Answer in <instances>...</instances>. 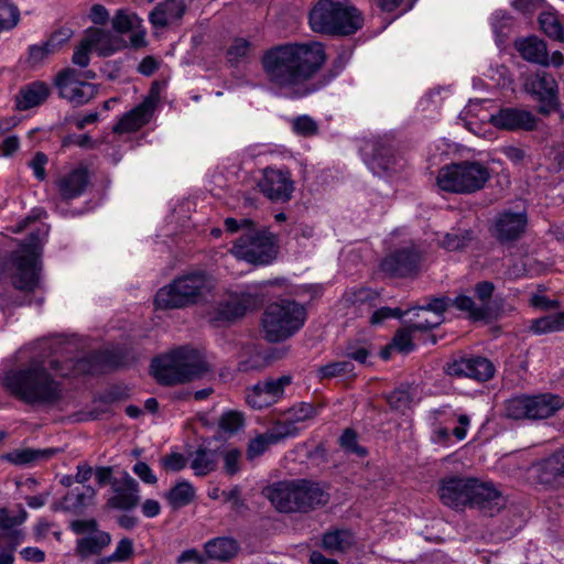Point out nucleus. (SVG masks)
Here are the masks:
<instances>
[{
    "instance_id": "obj_41",
    "label": "nucleus",
    "mask_w": 564,
    "mask_h": 564,
    "mask_svg": "<svg viewBox=\"0 0 564 564\" xmlns=\"http://www.w3.org/2000/svg\"><path fill=\"white\" fill-rule=\"evenodd\" d=\"M23 541L21 530L0 532V564H13L14 551Z\"/></svg>"
},
{
    "instance_id": "obj_51",
    "label": "nucleus",
    "mask_w": 564,
    "mask_h": 564,
    "mask_svg": "<svg viewBox=\"0 0 564 564\" xmlns=\"http://www.w3.org/2000/svg\"><path fill=\"white\" fill-rule=\"evenodd\" d=\"M250 47L251 44L246 39H235L227 51L228 62L232 65L238 64L240 61H242L249 55Z\"/></svg>"
},
{
    "instance_id": "obj_58",
    "label": "nucleus",
    "mask_w": 564,
    "mask_h": 564,
    "mask_svg": "<svg viewBox=\"0 0 564 564\" xmlns=\"http://www.w3.org/2000/svg\"><path fill=\"white\" fill-rule=\"evenodd\" d=\"M26 511L21 510L19 516H11L6 508H0V530L2 532L13 531L12 529L26 519Z\"/></svg>"
},
{
    "instance_id": "obj_9",
    "label": "nucleus",
    "mask_w": 564,
    "mask_h": 564,
    "mask_svg": "<svg viewBox=\"0 0 564 564\" xmlns=\"http://www.w3.org/2000/svg\"><path fill=\"white\" fill-rule=\"evenodd\" d=\"M490 178L489 169L477 161H463L443 166L437 174L442 191L456 194H473L482 189Z\"/></svg>"
},
{
    "instance_id": "obj_27",
    "label": "nucleus",
    "mask_w": 564,
    "mask_h": 564,
    "mask_svg": "<svg viewBox=\"0 0 564 564\" xmlns=\"http://www.w3.org/2000/svg\"><path fill=\"white\" fill-rule=\"evenodd\" d=\"M451 304L453 305L451 299L440 296L426 299L424 304L410 308L411 311H416L417 317H421L420 313L432 314L431 318H425L424 322H417L413 327L423 330H431L438 327L444 322V313Z\"/></svg>"
},
{
    "instance_id": "obj_1",
    "label": "nucleus",
    "mask_w": 564,
    "mask_h": 564,
    "mask_svg": "<svg viewBox=\"0 0 564 564\" xmlns=\"http://www.w3.org/2000/svg\"><path fill=\"white\" fill-rule=\"evenodd\" d=\"M325 62L324 45L314 41L275 45L261 58L268 83L291 99L307 97L332 79H315Z\"/></svg>"
},
{
    "instance_id": "obj_54",
    "label": "nucleus",
    "mask_w": 564,
    "mask_h": 564,
    "mask_svg": "<svg viewBox=\"0 0 564 564\" xmlns=\"http://www.w3.org/2000/svg\"><path fill=\"white\" fill-rule=\"evenodd\" d=\"M219 427L228 433H235L243 425V416L237 411H228L219 419Z\"/></svg>"
},
{
    "instance_id": "obj_21",
    "label": "nucleus",
    "mask_w": 564,
    "mask_h": 564,
    "mask_svg": "<svg viewBox=\"0 0 564 564\" xmlns=\"http://www.w3.org/2000/svg\"><path fill=\"white\" fill-rule=\"evenodd\" d=\"M494 291V283L489 281L479 282L475 285V293L481 304L477 305L470 296L458 295L453 300V306L467 313L473 321H484L488 317V301L491 299Z\"/></svg>"
},
{
    "instance_id": "obj_4",
    "label": "nucleus",
    "mask_w": 564,
    "mask_h": 564,
    "mask_svg": "<svg viewBox=\"0 0 564 564\" xmlns=\"http://www.w3.org/2000/svg\"><path fill=\"white\" fill-rule=\"evenodd\" d=\"M264 494L280 512H308L325 506L329 499L318 484L305 479L275 482Z\"/></svg>"
},
{
    "instance_id": "obj_48",
    "label": "nucleus",
    "mask_w": 564,
    "mask_h": 564,
    "mask_svg": "<svg viewBox=\"0 0 564 564\" xmlns=\"http://www.w3.org/2000/svg\"><path fill=\"white\" fill-rule=\"evenodd\" d=\"M299 433L300 429L290 419L284 422H278L268 432V434L271 436V440H273L275 444L284 438L294 437L299 435Z\"/></svg>"
},
{
    "instance_id": "obj_26",
    "label": "nucleus",
    "mask_w": 564,
    "mask_h": 564,
    "mask_svg": "<svg viewBox=\"0 0 564 564\" xmlns=\"http://www.w3.org/2000/svg\"><path fill=\"white\" fill-rule=\"evenodd\" d=\"M470 508H478L492 514L502 505L501 494L490 482H481L476 478L469 480Z\"/></svg>"
},
{
    "instance_id": "obj_57",
    "label": "nucleus",
    "mask_w": 564,
    "mask_h": 564,
    "mask_svg": "<svg viewBox=\"0 0 564 564\" xmlns=\"http://www.w3.org/2000/svg\"><path fill=\"white\" fill-rule=\"evenodd\" d=\"M316 415L315 408L310 403H300L294 405L289 411V419L292 420L295 424L300 422H304L306 420H311Z\"/></svg>"
},
{
    "instance_id": "obj_10",
    "label": "nucleus",
    "mask_w": 564,
    "mask_h": 564,
    "mask_svg": "<svg viewBox=\"0 0 564 564\" xmlns=\"http://www.w3.org/2000/svg\"><path fill=\"white\" fill-rule=\"evenodd\" d=\"M564 406L562 397L553 393L518 394L505 402V415L514 421H540L553 416Z\"/></svg>"
},
{
    "instance_id": "obj_16",
    "label": "nucleus",
    "mask_w": 564,
    "mask_h": 564,
    "mask_svg": "<svg viewBox=\"0 0 564 564\" xmlns=\"http://www.w3.org/2000/svg\"><path fill=\"white\" fill-rule=\"evenodd\" d=\"M291 383L290 376L270 378L248 388L246 402L256 410H261L276 403L284 394V389Z\"/></svg>"
},
{
    "instance_id": "obj_5",
    "label": "nucleus",
    "mask_w": 564,
    "mask_h": 564,
    "mask_svg": "<svg viewBox=\"0 0 564 564\" xmlns=\"http://www.w3.org/2000/svg\"><path fill=\"white\" fill-rule=\"evenodd\" d=\"M151 369L154 378L165 386L192 381L208 371L203 355L188 347H181L155 358Z\"/></svg>"
},
{
    "instance_id": "obj_3",
    "label": "nucleus",
    "mask_w": 564,
    "mask_h": 564,
    "mask_svg": "<svg viewBox=\"0 0 564 564\" xmlns=\"http://www.w3.org/2000/svg\"><path fill=\"white\" fill-rule=\"evenodd\" d=\"M47 228L41 225L13 250L3 263V273L14 289L33 292L40 285L41 251Z\"/></svg>"
},
{
    "instance_id": "obj_13",
    "label": "nucleus",
    "mask_w": 564,
    "mask_h": 564,
    "mask_svg": "<svg viewBox=\"0 0 564 564\" xmlns=\"http://www.w3.org/2000/svg\"><path fill=\"white\" fill-rule=\"evenodd\" d=\"M55 86L61 98L75 106H82L91 100L97 94V87L82 79V72L75 68H65L55 77Z\"/></svg>"
},
{
    "instance_id": "obj_29",
    "label": "nucleus",
    "mask_w": 564,
    "mask_h": 564,
    "mask_svg": "<svg viewBox=\"0 0 564 564\" xmlns=\"http://www.w3.org/2000/svg\"><path fill=\"white\" fill-rule=\"evenodd\" d=\"M368 149L371 151V158L367 163L375 174L380 175L381 173H388L395 170V158L386 141H372L365 148L366 151H368Z\"/></svg>"
},
{
    "instance_id": "obj_2",
    "label": "nucleus",
    "mask_w": 564,
    "mask_h": 564,
    "mask_svg": "<svg viewBox=\"0 0 564 564\" xmlns=\"http://www.w3.org/2000/svg\"><path fill=\"white\" fill-rule=\"evenodd\" d=\"M3 387L29 405H53L62 400L63 384L41 361L6 372Z\"/></svg>"
},
{
    "instance_id": "obj_39",
    "label": "nucleus",
    "mask_w": 564,
    "mask_h": 564,
    "mask_svg": "<svg viewBox=\"0 0 564 564\" xmlns=\"http://www.w3.org/2000/svg\"><path fill=\"white\" fill-rule=\"evenodd\" d=\"M195 496L196 490L187 480L177 481L164 494V498L173 510L188 506L194 500Z\"/></svg>"
},
{
    "instance_id": "obj_15",
    "label": "nucleus",
    "mask_w": 564,
    "mask_h": 564,
    "mask_svg": "<svg viewBox=\"0 0 564 564\" xmlns=\"http://www.w3.org/2000/svg\"><path fill=\"white\" fill-rule=\"evenodd\" d=\"M525 93L530 94L540 102L539 111L550 113L558 105L557 83L554 77L546 72H536L525 77L523 83Z\"/></svg>"
},
{
    "instance_id": "obj_33",
    "label": "nucleus",
    "mask_w": 564,
    "mask_h": 564,
    "mask_svg": "<svg viewBox=\"0 0 564 564\" xmlns=\"http://www.w3.org/2000/svg\"><path fill=\"white\" fill-rule=\"evenodd\" d=\"M88 184V171L78 167L59 178L57 186L64 199H73L80 196Z\"/></svg>"
},
{
    "instance_id": "obj_23",
    "label": "nucleus",
    "mask_w": 564,
    "mask_h": 564,
    "mask_svg": "<svg viewBox=\"0 0 564 564\" xmlns=\"http://www.w3.org/2000/svg\"><path fill=\"white\" fill-rule=\"evenodd\" d=\"M470 478L451 477L440 482L441 501L453 509H464L470 505Z\"/></svg>"
},
{
    "instance_id": "obj_56",
    "label": "nucleus",
    "mask_w": 564,
    "mask_h": 564,
    "mask_svg": "<svg viewBox=\"0 0 564 564\" xmlns=\"http://www.w3.org/2000/svg\"><path fill=\"white\" fill-rule=\"evenodd\" d=\"M272 444L275 443L273 442V440H271V436L270 434H268V432L265 434L257 436L256 438L250 441L248 445V458L252 459L256 456L263 454Z\"/></svg>"
},
{
    "instance_id": "obj_52",
    "label": "nucleus",
    "mask_w": 564,
    "mask_h": 564,
    "mask_svg": "<svg viewBox=\"0 0 564 564\" xmlns=\"http://www.w3.org/2000/svg\"><path fill=\"white\" fill-rule=\"evenodd\" d=\"M52 40L43 45H33L29 50V62L32 67L40 66L44 61L54 53Z\"/></svg>"
},
{
    "instance_id": "obj_24",
    "label": "nucleus",
    "mask_w": 564,
    "mask_h": 564,
    "mask_svg": "<svg viewBox=\"0 0 564 564\" xmlns=\"http://www.w3.org/2000/svg\"><path fill=\"white\" fill-rule=\"evenodd\" d=\"M449 376L467 377L478 381L492 378L495 368L490 360L484 357L462 358L446 366Z\"/></svg>"
},
{
    "instance_id": "obj_49",
    "label": "nucleus",
    "mask_w": 564,
    "mask_h": 564,
    "mask_svg": "<svg viewBox=\"0 0 564 564\" xmlns=\"http://www.w3.org/2000/svg\"><path fill=\"white\" fill-rule=\"evenodd\" d=\"M224 460V470L227 475L234 476L241 469L242 454L237 448H226L219 452Z\"/></svg>"
},
{
    "instance_id": "obj_46",
    "label": "nucleus",
    "mask_w": 564,
    "mask_h": 564,
    "mask_svg": "<svg viewBox=\"0 0 564 564\" xmlns=\"http://www.w3.org/2000/svg\"><path fill=\"white\" fill-rule=\"evenodd\" d=\"M95 495V489L90 486L86 487L83 492L72 490L64 497L65 508L73 510L82 509L90 503Z\"/></svg>"
},
{
    "instance_id": "obj_32",
    "label": "nucleus",
    "mask_w": 564,
    "mask_h": 564,
    "mask_svg": "<svg viewBox=\"0 0 564 564\" xmlns=\"http://www.w3.org/2000/svg\"><path fill=\"white\" fill-rule=\"evenodd\" d=\"M185 12L183 0H165L159 3L150 13V22L155 28H164L180 20Z\"/></svg>"
},
{
    "instance_id": "obj_62",
    "label": "nucleus",
    "mask_w": 564,
    "mask_h": 564,
    "mask_svg": "<svg viewBox=\"0 0 564 564\" xmlns=\"http://www.w3.org/2000/svg\"><path fill=\"white\" fill-rule=\"evenodd\" d=\"M411 314V310L402 311L401 308L381 307L377 310L371 316V324H380L382 321L391 317L401 318Z\"/></svg>"
},
{
    "instance_id": "obj_31",
    "label": "nucleus",
    "mask_w": 564,
    "mask_h": 564,
    "mask_svg": "<svg viewBox=\"0 0 564 564\" xmlns=\"http://www.w3.org/2000/svg\"><path fill=\"white\" fill-rule=\"evenodd\" d=\"M51 94L50 86L41 80H35L22 86L15 97L17 107L20 110H29L44 102Z\"/></svg>"
},
{
    "instance_id": "obj_8",
    "label": "nucleus",
    "mask_w": 564,
    "mask_h": 564,
    "mask_svg": "<svg viewBox=\"0 0 564 564\" xmlns=\"http://www.w3.org/2000/svg\"><path fill=\"white\" fill-rule=\"evenodd\" d=\"M306 321V308L293 301L281 300L267 306L262 315L264 337L271 343L283 341L296 334Z\"/></svg>"
},
{
    "instance_id": "obj_55",
    "label": "nucleus",
    "mask_w": 564,
    "mask_h": 564,
    "mask_svg": "<svg viewBox=\"0 0 564 564\" xmlns=\"http://www.w3.org/2000/svg\"><path fill=\"white\" fill-rule=\"evenodd\" d=\"M339 443L340 446L349 453H355L360 457H364L367 454L366 449L358 445L356 432L350 429L344 431L339 438Z\"/></svg>"
},
{
    "instance_id": "obj_36",
    "label": "nucleus",
    "mask_w": 564,
    "mask_h": 564,
    "mask_svg": "<svg viewBox=\"0 0 564 564\" xmlns=\"http://www.w3.org/2000/svg\"><path fill=\"white\" fill-rule=\"evenodd\" d=\"M520 55L532 63L549 65L546 44L536 36H530L517 42Z\"/></svg>"
},
{
    "instance_id": "obj_63",
    "label": "nucleus",
    "mask_w": 564,
    "mask_h": 564,
    "mask_svg": "<svg viewBox=\"0 0 564 564\" xmlns=\"http://www.w3.org/2000/svg\"><path fill=\"white\" fill-rule=\"evenodd\" d=\"M162 466L170 471H180L187 465V458L180 453L166 455L161 460Z\"/></svg>"
},
{
    "instance_id": "obj_42",
    "label": "nucleus",
    "mask_w": 564,
    "mask_h": 564,
    "mask_svg": "<svg viewBox=\"0 0 564 564\" xmlns=\"http://www.w3.org/2000/svg\"><path fill=\"white\" fill-rule=\"evenodd\" d=\"M317 377L319 380L345 378L351 379L356 377L355 365L350 360H336L324 365L317 369Z\"/></svg>"
},
{
    "instance_id": "obj_14",
    "label": "nucleus",
    "mask_w": 564,
    "mask_h": 564,
    "mask_svg": "<svg viewBox=\"0 0 564 564\" xmlns=\"http://www.w3.org/2000/svg\"><path fill=\"white\" fill-rule=\"evenodd\" d=\"M423 253L414 245L395 249L381 261V270L390 276L406 278L416 275L423 263Z\"/></svg>"
},
{
    "instance_id": "obj_7",
    "label": "nucleus",
    "mask_w": 564,
    "mask_h": 564,
    "mask_svg": "<svg viewBox=\"0 0 564 564\" xmlns=\"http://www.w3.org/2000/svg\"><path fill=\"white\" fill-rule=\"evenodd\" d=\"M212 289V279L205 272H189L161 288L155 294L154 304L162 310L183 308L196 304Z\"/></svg>"
},
{
    "instance_id": "obj_45",
    "label": "nucleus",
    "mask_w": 564,
    "mask_h": 564,
    "mask_svg": "<svg viewBox=\"0 0 564 564\" xmlns=\"http://www.w3.org/2000/svg\"><path fill=\"white\" fill-rule=\"evenodd\" d=\"M19 21L20 11L18 7L7 0H0V33L12 30Z\"/></svg>"
},
{
    "instance_id": "obj_43",
    "label": "nucleus",
    "mask_w": 564,
    "mask_h": 564,
    "mask_svg": "<svg viewBox=\"0 0 564 564\" xmlns=\"http://www.w3.org/2000/svg\"><path fill=\"white\" fill-rule=\"evenodd\" d=\"M473 240L470 230L453 229L447 232L441 240V246L448 251H457L465 249Z\"/></svg>"
},
{
    "instance_id": "obj_17",
    "label": "nucleus",
    "mask_w": 564,
    "mask_h": 564,
    "mask_svg": "<svg viewBox=\"0 0 564 564\" xmlns=\"http://www.w3.org/2000/svg\"><path fill=\"white\" fill-rule=\"evenodd\" d=\"M527 226L528 215L525 212L505 209L495 216L490 232L500 243H509L520 239Z\"/></svg>"
},
{
    "instance_id": "obj_50",
    "label": "nucleus",
    "mask_w": 564,
    "mask_h": 564,
    "mask_svg": "<svg viewBox=\"0 0 564 564\" xmlns=\"http://www.w3.org/2000/svg\"><path fill=\"white\" fill-rule=\"evenodd\" d=\"M293 131L302 137H313L318 131L317 122L310 116L303 115L292 120Z\"/></svg>"
},
{
    "instance_id": "obj_40",
    "label": "nucleus",
    "mask_w": 564,
    "mask_h": 564,
    "mask_svg": "<svg viewBox=\"0 0 564 564\" xmlns=\"http://www.w3.org/2000/svg\"><path fill=\"white\" fill-rule=\"evenodd\" d=\"M56 453L54 448L33 449L22 448L10 452L6 455V459L19 466L34 464L40 460H46Z\"/></svg>"
},
{
    "instance_id": "obj_60",
    "label": "nucleus",
    "mask_w": 564,
    "mask_h": 564,
    "mask_svg": "<svg viewBox=\"0 0 564 564\" xmlns=\"http://www.w3.org/2000/svg\"><path fill=\"white\" fill-rule=\"evenodd\" d=\"M530 329L538 335L558 332L554 315H546L531 322Z\"/></svg>"
},
{
    "instance_id": "obj_61",
    "label": "nucleus",
    "mask_w": 564,
    "mask_h": 564,
    "mask_svg": "<svg viewBox=\"0 0 564 564\" xmlns=\"http://www.w3.org/2000/svg\"><path fill=\"white\" fill-rule=\"evenodd\" d=\"M133 553L134 549L132 540L129 538H123L118 542L116 550L109 556L115 562H126L133 556Z\"/></svg>"
},
{
    "instance_id": "obj_12",
    "label": "nucleus",
    "mask_w": 564,
    "mask_h": 564,
    "mask_svg": "<svg viewBox=\"0 0 564 564\" xmlns=\"http://www.w3.org/2000/svg\"><path fill=\"white\" fill-rule=\"evenodd\" d=\"M70 530L82 538L76 540L75 554L82 560L99 555L111 543V535L99 529L95 519L74 520Z\"/></svg>"
},
{
    "instance_id": "obj_47",
    "label": "nucleus",
    "mask_w": 564,
    "mask_h": 564,
    "mask_svg": "<svg viewBox=\"0 0 564 564\" xmlns=\"http://www.w3.org/2000/svg\"><path fill=\"white\" fill-rule=\"evenodd\" d=\"M539 23L542 31L550 37L564 41L563 28L557 17L550 12H543L539 17Z\"/></svg>"
},
{
    "instance_id": "obj_22",
    "label": "nucleus",
    "mask_w": 564,
    "mask_h": 564,
    "mask_svg": "<svg viewBox=\"0 0 564 564\" xmlns=\"http://www.w3.org/2000/svg\"><path fill=\"white\" fill-rule=\"evenodd\" d=\"M490 122L494 127L507 131H532L536 127L534 115L522 108L506 107L491 115Z\"/></svg>"
},
{
    "instance_id": "obj_25",
    "label": "nucleus",
    "mask_w": 564,
    "mask_h": 564,
    "mask_svg": "<svg viewBox=\"0 0 564 564\" xmlns=\"http://www.w3.org/2000/svg\"><path fill=\"white\" fill-rule=\"evenodd\" d=\"M155 109V100L145 98L140 105L124 113L113 127V132L123 134L132 133L148 124Z\"/></svg>"
},
{
    "instance_id": "obj_19",
    "label": "nucleus",
    "mask_w": 564,
    "mask_h": 564,
    "mask_svg": "<svg viewBox=\"0 0 564 564\" xmlns=\"http://www.w3.org/2000/svg\"><path fill=\"white\" fill-rule=\"evenodd\" d=\"M260 192L273 202H288L294 191L289 172L268 167L258 182Z\"/></svg>"
},
{
    "instance_id": "obj_28",
    "label": "nucleus",
    "mask_w": 564,
    "mask_h": 564,
    "mask_svg": "<svg viewBox=\"0 0 564 564\" xmlns=\"http://www.w3.org/2000/svg\"><path fill=\"white\" fill-rule=\"evenodd\" d=\"M107 39V33L99 29H90L86 36L82 40L80 44L76 47L73 54V63L80 67H86L89 64V53L93 48L99 50L105 56L111 55L115 50L104 48L101 43Z\"/></svg>"
},
{
    "instance_id": "obj_11",
    "label": "nucleus",
    "mask_w": 564,
    "mask_h": 564,
    "mask_svg": "<svg viewBox=\"0 0 564 564\" xmlns=\"http://www.w3.org/2000/svg\"><path fill=\"white\" fill-rule=\"evenodd\" d=\"M230 253L249 263L269 264L278 254L275 236L269 231L252 228L235 241Z\"/></svg>"
},
{
    "instance_id": "obj_37",
    "label": "nucleus",
    "mask_w": 564,
    "mask_h": 564,
    "mask_svg": "<svg viewBox=\"0 0 564 564\" xmlns=\"http://www.w3.org/2000/svg\"><path fill=\"white\" fill-rule=\"evenodd\" d=\"M238 542L232 538H215L205 544V552L212 560L227 562L237 555Z\"/></svg>"
},
{
    "instance_id": "obj_6",
    "label": "nucleus",
    "mask_w": 564,
    "mask_h": 564,
    "mask_svg": "<svg viewBox=\"0 0 564 564\" xmlns=\"http://www.w3.org/2000/svg\"><path fill=\"white\" fill-rule=\"evenodd\" d=\"M313 31L325 34L349 35L364 23L360 11L346 2L319 0L308 17Z\"/></svg>"
},
{
    "instance_id": "obj_53",
    "label": "nucleus",
    "mask_w": 564,
    "mask_h": 564,
    "mask_svg": "<svg viewBox=\"0 0 564 564\" xmlns=\"http://www.w3.org/2000/svg\"><path fill=\"white\" fill-rule=\"evenodd\" d=\"M412 398L404 388H399L387 395V402L391 409L404 411L411 404Z\"/></svg>"
},
{
    "instance_id": "obj_64",
    "label": "nucleus",
    "mask_w": 564,
    "mask_h": 564,
    "mask_svg": "<svg viewBox=\"0 0 564 564\" xmlns=\"http://www.w3.org/2000/svg\"><path fill=\"white\" fill-rule=\"evenodd\" d=\"M134 15L128 14L124 10H118L112 19V26L120 33L132 30Z\"/></svg>"
},
{
    "instance_id": "obj_30",
    "label": "nucleus",
    "mask_w": 564,
    "mask_h": 564,
    "mask_svg": "<svg viewBox=\"0 0 564 564\" xmlns=\"http://www.w3.org/2000/svg\"><path fill=\"white\" fill-rule=\"evenodd\" d=\"M120 364V357L117 354L110 350H102L78 360L76 369L80 372L96 375L104 372L108 368H116Z\"/></svg>"
},
{
    "instance_id": "obj_44",
    "label": "nucleus",
    "mask_w": 564,
    "mask_h": 564,
    "mask_svg": "<svg viewBox=\"0 0 564 564\" xmlns=\"http://www.w3.org/2000/svg\"><path fill=\"white\" fill-rule=\"evenodd\" d=\"M415 323H406V325L394 334L391 343L392 347L395 348L399 352H410L414 348L413 344V334L416 332H424L423 329H419L413 327Z\"/></svg>"
},
{
    "instance_id": "obj_38",
    "label": "nucleus",
    "mask_w": 564,
    "mask_h": 564,
    "mask_svg": "<svg viewBox=\"0 0 564 564\" xmlns=\"http://www.w3.org/2000/svg\"><path fill=\"white\" fill-rule=\"evenodd\" d=\"M354 543L352 532L345 529L329 530L324 533L322 539L323 549L330 553H345Z\"/></svg>"
},
{
    "instance_id": "obj_35",
    "label": "nucleus",
    "mask_w": 564,
    "mask_h": 564,
    "mask_svg": "<svg viewBox=\"0 0 564 564\" xmlns=\"http://www.w3.org/2000/svg\"><path fill=\"white\" fill-rule=\"evenodd\" d=\"M220 454L207 447H198L191 455V468L196 476L203 477L216 470Z\"/></svg>"
},
{
    "instance_id": "obj_20",
    "label": "nucleus",
    "mask_w": 564,
    "mask_h": 564,
    "mask_svg": "<svg viewBox=\"0 0 564 564\" xmlns=\"http://www.w3.org/2000/svg\"><path fill=\"white\" fill-rule=\"evenodd\" d=\"M112 496L108 499L107 505L113 509L131 510L140 502L139 482L127 471L121 477L113 478L111 481Z\"/></svg>"
},
{
    "instance_id": "obj_59",
    "label": "nucleus",
    "mask_w": 564,
    "mask_h": 564,
    "mask_svg": "<svg viewBox=\"0 0 564 564\" xmlns=\"http://www.w3.org/2000/svg\"><path fill=\"white\" fill-rule=\"evenodd\" d=\"M444 413H445V411H441V410L436 411V415H437L436 420L438 422H437V425L435 426V429L433 431V435H432V440L435 443L445 444L449 440V430L446 426H443V423L452 422L456 417L455 413H451L449 417L443 421L441 419V415H443Z\"/></svg>"
},
{
    "instance_id": "obj_34",
    "label": "nucleus",
    "mask_w": 564,
    "mask_h": 564,
    "mask_svg": "<svg viewBox=\"0 0 564 564\" xmlns=\"http://www.w3.org/2000/svg\"><path fill=\"white\" fill-rule=\"evenodd\" d=\"M541 482L560 485L564 480V448L546 458L540 467Z\"/></svg>"
},
{
    "instance_id": "obj_18",
    "label": "nucleus",
    "mask_w": 564,
    "mask_h": 564,
    "mask_svg": "<svg viewBox=\"0 0 564 564\" xmlns=\"http://www.w3.org/2000/svg\"><path fill=\"white\" fill-rule=\"evenodd\" d=\"M257 305L258 299L251 293L230 294L215 306L210 313V319L213 322H234L242 317L249 310L257 307Z\"/></svg>"
}]
</instances>
